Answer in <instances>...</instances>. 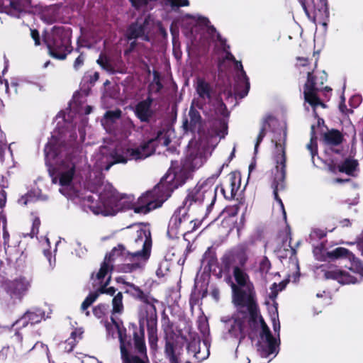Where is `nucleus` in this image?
I'll list each match as a JSON object with an SVG mask.
<instances>
[{
	"label": "nucleus",
	"mask_w": 363,
	"mask_h": 363,
	"mask_svg": "<svg viewBox=\"0 0 363 363\" xmlns=\"http://www.w3.org/2000/svg\"><path fill=\"white\" fill-rule=\"evenodd\" d=\"M69 118V114L65 117V128L55 132L45 147V162L52 172V182L59 183L62 194L74 201L79 199L94 214L104 216L128 210L146 214L162 206L170 196L169 191H164V182L137 199L133 195L120 196L108 182L89 184L88 190L79 192L75 186L77 176L86 160L78 144L85 139L87 119L76 116L68 122Z\"/></svg>",
	"instance_id": "nucleus-1"
},
{
	"label": "nucleus",
	"mask_w": 363,
	"mask_h": 363,
	"mask_svg": "<svg viewBox=\"0 0 363 363\" xmlns=\"http://www.w3.org/2000/svg\"><path fill=\"white\" fill-rule=\"evenodd\" d=\"M132 230L135 233L133 240L129 243L128 249L123 245L114 247L109 255H106L100 269L94 275L92 274L93 284L101 294L113 296L116 290L113 287L106 288L111 279V272L113 262L123 260L121 271L128 273L143 269L150 257L152 239L150 230L146 226L133 225Z\"/></svg>",
	"instance_id": "nucleus-2"
},
{
	"label": "nucleus",
	"mask_w": 363,
	"mask_h": 363,
	"mask_svg": "<svg viewBox=\"0 0 363 363\" xmlns=\"http://www.w3.org/2000/svg\"><path fill=\"white\" fill-rule=\"evenodd\" d=\"M238 311L232 316H223L221 322L224 324L226 337L239 339V345L235 350L237 360L235 363H250L247 356L240 354L241 340L245 336L247 328L259 331V345L263 351L262 356L268 357L270 354H277V340L259 315L258 308L256 306L255 314H252L247 309L236 306Z\"/></svg>",
	"instance_id": "nucleus-3"
},
{
	"label": "nucleus",
	"mask_w": 363,
	"mask_h": 363,
	"mask_svg": "<svg viewBox=\"0 0 363 363\" xmlns=\"http://www.w3.org/2000/svg\"><path fill=\"white\" fill-rule=\"evenodd\" d=\"M196 95L191 104L197 106L205 116L210 119L218 121L220 129L216 132L217 136L223 138L227 134V123L225 118L228 111L221 99L218 98L212 86L202 78H197L194 84Z\"/></svg>",
	"instance_id": "nucleus-4"
},
{
	"label": "nucleus",
	"mask_w": 363,
	"mask_h": 363,
	"mask_svg": "<svg viewBox=\"0 0 363 363\" xmlns=\"http://www.w3.org/2000/svg\"><path fill=\"white\" fill-rule=\"evenodd\" d=\"M222 169L220 167L216 174L187 190L181 206L186 207L188 211L198 216L195 218L196 221L203 220L211 213L216 200L217 186H215V182Z\"/></svg>",
	"instance_id": "nucleus-5"
},
{
	"label": "nucleus",
	"mask_w": 363,
	"mask_h": 363,
	"mask_svg": "<svg viewBox=\"0 0 363 363\" xmlns=\"http://www.w3.org/2000/svg\"><path fill=\"white\" fill-rule=\"evenodd\" d=\"M152 149L147 145L140 149H133L122 145L117 146L114 150L104 145L92 156L94 166L99 170H108L115 164H125L128 160H143L152 152Z\"/></svg>",
	"instance_id": "nucleus-6"
},
{
	"label": "nucleus",
	"mask_w": 363,
	"mask_h": 363,
	"mask_svg": "<svg viewBox=\"0 0 363 363\" xmlns=\"http://www.w3.org/2000/svg\"><path fill=\"white\" fill-rule=\"evenodd\" d=\"M194 143H190L191 152L185 159L179 171L173 173L169 172L162 182L164 183V189L177 188L183 184L189 176L190 172H194L201 167L211 155L208 147L199 144L196 148H193Z\"/></svg>",
	"instance_id": "nucleus-7"
},
{
	"label": "nucleus",
	"mask_w": 363,
	"mask_h": 363,
	"mask_svg": "<svg viewBox=\"0 0 363 363\" xmlns=\"http://www.w3.org/2000/svg\"><path fill=\"white\" fill-rule=\"evenodd\" d=\"M362 236V240L359 243V248L361 251L362 255L363 256V231ZM327 255L330 258H347L351 261V267L349 268V270L333 269L327 271L325 272V277L326 279H335L342 284H350L359 282L357 277L352 274V272L359 274L363 277L362 263L347 249L344 247H337L332 251L328 252Z\"/></svg>",
	"instance_id": "nucleus-8"
},
{
	"label": "nucleus",
	"mask_w": 363,
	"mask_h": 363,
	"mask_svg": "<svg viewBox=\"0 0 363 363\" xmlns=\"http://www.w3.org/2000/svg\"><path fill=\"white\" fill-rule=\"evenodd\" d=\"M233 272L236 281V284H231L233 303L235 306L247 309L252 314H255L257 304L254 286L249 275L239 266H235Z\"/></svg>",
	"instance_id": "nucleus-9"
},
{
	"label": "nucleus",
	"mask_w": 363,
	"mask_h": 363,
	"mask_svg": "<svg viewBox=\"0 0 363 363\" xmlns=\"http://www.w3.org/2000/svg\"><path fill=\"white\" fill-rule=\"evenodd\" d=\"M44 41L50 55L58 60H65L71 52L70 35L62 27H55L45 38Z\"/></svg>",
	"instance_id": "nucleus-10"
},
{
	"label": "nucleus",
	"mask_w": 363,
	"mask_h": 363,
	"mask_svg": "<svg viewBox=\"0 0 363 363\" xmlns=\"http://www.w3.org/2000/svg\"><path fill=\"white\" fill-rule=\"evenodd\" d=\"M286 133L284 132V138L283 143L280 140L279 142H276L275 147V156L274 160L276 162V167L272 170V188L273 189V194L275 200L278 202L280 206L281 209L284 211V204L281 199L278 196V192L284 189L285 187V162H286V157H285V147L284 141L285 140ZM284 216L286 213L284 212Z\"/></svg>",
	"instance_id": "nucleus-11"
},
{
	"label": "nucleus",
	"mask_w": 363,
	"mask_h": 363,
	"mask_svg": "<svg viewBox=\"0 0 363 363\" xmlns=\"http://www.w3.org/2000/svg\"><path fill=\"white\" fill-rule=\"evenodd\" d=\"M189 212L186 207H179L169 222L167 235L172 238H179L194 230L196 223L194 219L189 218Z\"/></svg>",
	"instance_id": "nucleus-12"
},
{
	"label": "nucleus",
	"mask_w": 363,
	"mask_h": 363,
	"mask_svg": "<svg viewBox=\"0 0 363 363\" xmlns=\"http://www.w3.org/2000/svg\"><path fill=\"white\" fill-rule=\"evenodd\" d=\"M308 18L315 23L327 28L329 9L327 0H298Z\"/></svg>",
	"instance_id": "nucleus-13"
},
{
	"label": "nucleus",
	"mask_w": 363,
	"mask_h": 363,
	"mask_svg": "<svg viewBox=\"0 0 363 363\" xmlns=\"http://www.w3.org/2000/svg\"><path fill=\"white\" fill-rule=\"evenodd\" d=\"M134 345L136 351L143 355V358L137 356H130L129 350L131 347H127L125 349L124 356L121 354V358L123 363H149L146 355V347L144 341V329L140 328V331H135L133 333Z\"/></svg>",
	"instance_id": "nucleus-14"
},
{
	"label": "nucleus",
	"mask_w": 363,
	"mask_h": 363,
	"mask_svg": "<svg viewBox=\"0 0 363 363\" xmlns=\"http://www.w3.org/2000/svg\"><path fill=\"white\" fill-rule=\"evenodd\" d=\"M31 0H0V13L20 18L30 11Z\"/></svg>",
	"instance_id": "nucleus-15"
},
{
	"label": "nucleus",
	"mask_w": 363,
	"mask_h": 363,
	"mask_svg": "<svg viewBox=\"0 0 363 363\" xmlns=\"http://www.w3.org/2000/svg\"><path fill=\"white\" fill-rule=\"evenodd\" d=\"M111 323L106 325L108 335L115 337L117 335L120 341L121 354L124 356L125 349L127 347H132L131 339L126 335V329L123 327L122 323L118 322L111 318Z\"/></svg>",
	"instance_id": "nucleus-16"
},
{
	"label": "nucleus",
	"mask_w": 363,
	"mask_h": 363,
	"mask_svg": "<svg viewBox=\"0 0 363 363\" xmlns=\"http://www.w3.org/2000/svg\"><path fill=\"white\" fill-rule=\"evenodd\" d=\"M31 286V280L24 277H18L7 285V293L12 298L21 301Z\"/></svg>",
	"instance_id": "nucleus-17"
},
{
	"label": "nucleus",
	"mask_w": 363,
	"mask_h": 363,
	"mask_svg": "<svg viewBox=\"0 0 363 363\" xmlns=\"http://www.w3.org/2000/svg\"><path fill=\"white\" fill-rule=\"evenodd\" d=\"M187 350L199 362L206 359L210 354L208 342L204 340L201 344L199 337L196 335L191 336V341L188 344Z\"/></svg>",
	"instance_id": "nucleus-18"
},
{
	"label": "nucleus",
	"mask_w": 363,
	"mask_h": 363,
	"mask_svg": "<svg viewBox=\"0 0 363 363\" xmlns=\"http://www.w3.org/2000/svg\"><path fill=\"white\" fill-rule=\"evenodd\" d=\"M45 318V311L40 308L33 307L28 309L19 319L13 325L16 328H22L29 324L34 325L39 323Z\"/></svg>",
	"instance_id": "nucleus-19"
},
{
	"label": "nucleus",
	"mask_w": 363,
	"mask_h": 363,
	"mask_svg": "<svg viewBox=\"0 0 363 363\" xmlns=\"http://www.w3.org/2000/svg\"><path fill=\"white\" fill-rule=\"evenodd\" d=\"M197 106L191 104L189 113L186 116L182 122V128L187 133L199 131L202 125V118L198 111Z\"/></svg>",
	"instance_id": "nucleus-20"
},
{
	"label": "nucleus",
	"mask_w": 363,
	"mask_h": 363,
	"mask_svg": "<svg viewBox=\"0 0 363 363\" xmlns=\"http://www.w3.org/2000/svg\"><path fill=\"white\" fill-rule=\"evenodd\" d=\"M277 257L282 261L283 259H286L289 257V262L291 267L294 273L295 274V277L294 278V281H296L297 277L299 274V267L298 260L296 259V250L290 245V242L284 243L283 247H279L275 250Z\"/></svg>",
	"instance_id": "nucleus-21"
},
{
	"label": "nucleus",
	"mask_w": 363,
	"mask_h": 363,
	"mask_svg": "<svg viewBox=\"0 0 363 363\" xmlns=\"http://www.w3.org/2000/svg\"><path fill=\"white\" fill-rule=\"evenodd\" d=\"M236 73V85L235 87V93L240 98L247 96L250 89L249 79L243 69V67L240 62H235Z\"/></svg>",
	"instance_id": "nucleus-22"
},
{
	"label": "nucleus",
	"mask_w": 363,
	"mask_h": 363,
	"mask_svg": "<svg viewBox=\"0 0 363 363\" xmlns=\"http://www.w3.org/2000/svg\"><path fill=\"white\" fill-rule=\"evenodd\" d=\"M315 85L316 82L313 80L312 74L308 72V79L304 87V97L306 102H308L311 106L315 108L318 106H323L320 102V99L315 94Z\"/></svg>",
	"instance_id": "nucleus-23"
},
{
	"label": "nucleus",
	"mask_w": 363,
	"mask_h": 363,
	"mask_svg": "<svg viewBox=\"0 0 363 363\" xmlns=\"http://www.w3.org/2000/svg\"><path fill=\"white\" fill-rule=\"evenodd\" d=\"M148 23V21L145 20L143 24L137 22L130 25L126 33L127 38L129 40L140 38L143 40H149Z\"/></svg>",
	"instance_id": "nucleus-24"
},
{
	"label": "nucleus",
	"mask_w": 363,
	"mask_h": 363,
	"mask_svg": "<svg viewBox=\"0 0 363 363\" xmlns=\"http://www.w3.org/2000/svg\"><path fill=\"white\" fill-rule=\"evenodd\" d=\"M152 99L147 97L145 100L139 102L135 109V113L137 117L143 122H147L150 121L153 115V111L151 108Z\"/></svg>",
	"instance_id": "nucleus-25"
},
{
	"label": "nucleus",
	"mask_w": 363,
	"mask_h": 363,
	"mask_svg": "<svg viewBox=\"0 0 363 363\" xmlns=\"http://www.w3.org/2000/svg\"><path fill=\"white\" fill-rule=\"evenodd\" d=\"M169 130H160L157 133L155 138L150 139L147 142L141 144L139 147L135 149H140L142 147L147 145L148 148H152V152L147 156H150L155 151L156 145L167 146L170 143Z\"/></svg>",
	"instance_id": "nucleus-26"
},
{
	"label": "nucleus",
	"mask_w": 363,
	"mask_h": 363,
	"mask_svg": "<svg viewBox=\"0 0 363 363\" xmlns=\"http://www.w3.org/2000/svg\"><path fill=\"white\" fill-rule=\"evenodd\" d=\"M357 166L358 162L356 160L349 158L345 160L342 164L337 166L330 164L328 165V168L330 172L334 173L338 171L353 176L357 169Z\"/></svg>",
	"instance_id": "nucleus-27"
},
{
	"label": "nucleus",
	"mask_w": 363,
	"mask_h": 363,
	"mask_svg": "<svg viewBox=\"0 0 363 363\" xmlns=\"http://www.w3.org/2000/svg\"><path fill=\"white\" fill-rule=\"evenodd\" d=\"M142 301L144 303L143 308L146 313L144 318H146L148 324L153 326L155 325L157 320V310L155 303L157 301L154 298H151L147 296H146L145 298H143Z\"/></svg>",
	"instance_id": "nucleus-28"
},
{
	"label": "nucleus",
	"mask_w": 363,
	"mask_h": 363,
	"mask_svg": "<svg viewBox=\"0 0 363 363\" xmlns=\"http://www.w3.org/2000/svg\"><path fill=\"white\" fill-rule=\"evenodd\" d=\"M194 20L199 25L207 27L206 32L212 41H219L221 45L224 44V40L221 38L220 34L216 32L212 26H208L209 21L208 18L202 16H194Z\"/></svg>",
	"instance_id": "nucleus-29"
},
{
	"label": "nucleus",
	"mask_w": 363,
	"mask_h": 363,
	"mask_svg": "<svg viewBox=\"0 0 363 363\" xmlns=\"http://www.w3.org/2000/svg\"><path fill=\"white\" fill-rule=\"evenodd\" d=\"M48 199L46 195H43L39 189H35L29 191L28 194L22 196L18 201L21 206H26L28 203L35 201H45Z\"/></svg>",
	"instance_id": "nucleus-30"
},
{
	"label": "nucleus",
	"mask_w": 363,
	"mask_h": 363,
	"mask_svg": "<svg viewBox=\"0 0 363 363\" xmlns=\"http://www.w3.org/2000/svg\"><path fill=\"white\" fill-rule=\"evenodd\" d=\"M276 123L277 120L273 116H269L264 118L255 145V153L257 152L258 146L265 136L267 130L269 129L271 125H275Z\"/></svg>",
	"instance_id": "nucleus-31"
},
{
	"label": "nucleus",
	"mask_w": 363,
	"mask_h": 363,
	"mask_svg": "<svg viewBox=\"0 0 363 363\" xmlns=\"http://www.w3.org/2000/svg\"><path fill=\"white\" fill-rule=\"evenodd\" d=\"M343 135L337 130H330L325 133L324 141L325 143L331 146H337L342 142Z\"/></svg>",
	"instance_id": "nucleus-32"
},
{
	"label": "nucleus",
	"mask_w": 363,
	"mask_h": 363,
	"mask_svg": "<svg viewBox=\"0 0 363 363\" xmlns=\"http://www.w3.org/2000/svg\"><path fill=\"white\" fill-rule=\"evenodd\" d=\"M121 116V111L119 109L106 111L101 120V123L105 128L110 129L111 124L118 120Z\"/></svg>",
	"instance_id": "nucleus-33"
},
{
	"label": "nucleus",
	"mask_w": 363,
	"mask_h": 363,
	"mask_svg": "<svg viewBox=\"0 0 363 363\" xmlns=\"http://www.w3.org/2000/svg\"><path fill=\"white\" fill-rule=\"evenodd\" d=\"M25 351H31L33 350L38 353V355L41 357H45L50 360V354L49 350L46 345H44L43 342H37L33 346L30 347V345L24 346Z\"/></svg>",
	"instance_id": "nucleus-34"
},
{
	"label": "nucleus",
	"mask_w": 363,
	"mask_h": 363,
	"mask_svg": "<svg viewBox=\"0 0 363 363\" xmlns=\"http://www.w3.org/2000/svg\"><path fill=\"white\" fill-rule=\"evenodd\" d=\"M164 352L170 363H178V357L176 353V347L171 340H167Z\"/></svg>",
	"instance_id": "nucleus-35"
},
{
	"label": "nucleus",
	"mask_w": 363,
	"mask_h": 363,
	"mask_svg": "<svg viewBox=\"0 0 363 363\" xmlns=\"http://www.w3.org/2000/svg\"><path fill=\"white\" fill-rule=\"evenodd\" d=\"M81 335L82 332L79 330L72 332L70 337L63 343L64 349L66 352H69L72 351L76 342L81 338Z\"/></svg>",
	"instance_id": "nucleus-36"
},
{
	"label": "nucleus",
	"mask_w": 363,
	"mask_h": 363,
	"mask_svg": "<svg viewBox=\"0 0 363 363\" xmlns=\"http://www.w3.org/2000/svg\"><path fill=\"white\" fill-rule=\"evenodd\" d=\"M126 289L125 292L128 294H130L131 296L143 300V298H145L147 296L144 294L143 291L137 286L134 285L133 284L130 283H126Z\"/></svg>",
	"instance_id": "nucleus-37"
},
{
	"label": "nucleus",
	"mask_w": 363,
	"mask_h": 363,
	"mask_svg": "<svg viewBox=\"0 0 363 363\" xmlns=\"http://www.w3.org/2000/svg\"><path fill=\"white\" fill-rule=\"evenodd\" d=\"M113 314H121L123 311V294L118 292L112 300Z\"/></svg>",
	"instance_id": "nucleus-38"
},
{
	"label": "nucleus",
	"mask_w": 363,
	"mask_h": 363,
	"mask_svg": "<svg viewBox=\"0 0 363 363\" xmlns=\"http://www.w3.org/2000/svg\"><path fill=\"white\" fill-rule=\"evenodd\" d=\"M235 259L238 262L236 266H239L244 269L245 264L248 259V255L245 248L241 247L238 249L235 254Z\"/></svg>",
	"instance_id": "nucleus-39"
},
{
	"label": "nucleus",
	"mask_w": 363,
	"mask_h": 363,
	"mask_svg": "<svg viewBox=\"0 0 363 363\" xmlns=\"http://www.w3.org/2000/svg\"><path fill=\"white\" fill-rule=\"evenodd\" d=\"M99 296L98 292H93L85 298L81 306L82 311H86V309L96 300Z\"/></svg>",
	"instance_id": "nucleus-40"
},
{
	"label": "nucleus",
	"mask_w": 363,
	"mask_h": 363,
	"mask_svg": "<svg viewBox=\"0 0 363 363\" xmlns=\"http://www.w3.org/2000/svg\"><path fill=\"white\" fill-rule=\"evenodd\" d=\"M162 88V85L160 82L158 73L155 72L153 81L150 85V91L151 92H158L161 90Z\"/></svg>",
	"instance_id": "nucleus-41"
},
{
	"label": "nucleus",
	"mask_w": 363,
	"mask_h": 363,
	"mask_svg": "<svg viewBox=\"0 0 363 363\" xmlns=\"http://www.w3.org/2000/svg\"><path fill=\"white\" fill-rule=\"evenodd\" d=\"M97 63L107 72H112L111 64L106 56L101 55L99 58L97 60Z\"/></svg>",
	"instance_id": "nucleus-42"
},
{
	"label": "nucleus",
	"mask_w": 363,
	"mask_h": 363,
	"mask_svg": "<svg viewBox=\"0 0 363 363\" xmlns=\"http://www.w3.org/2000/svg\"><path fill=\"white\" fill-rule=\"evenodd\" d=\"M307 148L311 152L313 162L315 163L314 156L317 153L316 138H314L313 136L311 137L310 143L307 145Z\"/></svg>",
	"instance_id": "nucleus-43"
},
{
	"label": "nucleus",
	"mask_w": 363,
	"mask_h": 363,
	"mask_svg": "<svg viewBox=\"0 0 363 363\" xmlns=\"http://www.w3.org/2000/svg\"><path fill=\"white\" fill-rule=\"evenodd\" d=\"M157 336L155 330L152 327L149 330V342L152 348L157 346Z\"/></svg>",
	"instance_id": "nucleus-44"
},
{
	"label": "nucleus",
	"mask_w": 363,
	"mask_h": 363,
	"mask_svg": "<svg viewBox=\"0 0 363 363\" xmlns=\"http://www.w3.org/2000/svg\"><path fill=\"white\" fill-rule=\"evenodd\" d=\"M271 267V264L267 257H263L259 262V269L262 272L267 273Z\"/></svg>",
	"instance_id": "nucleus-45"
},
{
	"label": "nucleus",
	"mask_w": 363,
	"mask_h": 363,
	"mask_svg": "<svg viewBox=\"0 0 363 363\" xmlns=\"http://www.w3.org/2000/svg\"><path fill=\"white\" fill-rule=\"evenodd\" d=\"M84 60H85L84 55L83 54H80L74 62V65H73L74 69L75 70H78L79 69H80L82 67V65H84Z\"/></svg>",
	"instance_id": "nucleus-46"
},
{
	"label": "nucleus",
	"mask_w": 363,
	"mask_h": 363,
	"mask_svg": "<svg viewBox=\"0 0 363 363\" xmlns=\"http://www.w3.org/2000/svg\"><path fill=\"white\" fill-rule=\"evenodd\" d=\"M106 310V306L105 305H99L94 308L93 313L96 317L101 318L104 314Z\"/></svg>",
	"instance_id": "nucleus-47"
},
{
	"label": "nucleus",
	"mask_w": 363,
	"mask_h": 363,
	"mask_svg": "<svg viewBox=\"0 0 363 363\" xmlns=\"http://www.w3.org/2000/svg\"><path fill=\"white\" fill-rule=\"evenodd\" d=\"M272 325L274 332L277 334V336L279 337L280 332V323L277 314H276V315L272 318Z\"/></svg>",
	"instance_id": "nucleus-48"
},
{
	"label": "nucleus",
	"mask_w": 363,
	"mask_h": 363,
	"mask_svg": "<svg viewBox=\"0 0 363 363\" xmlns=\"http://www.w3.org/2000/svg\"><path fill=\"white\" fill-rule=\"evenodd\" d=\"M30 35L35 42V45L36 46L39 45L40 44V35H39L38 31L35 29H30Z\"/></svg>",
	"instance_id": "nucleus-49"
},
{
	"label": "nucleus",
	"mask_w": 363,
	"mask_h": 363,
	"mask_svg": "<svg viewBox=\"0 0 363 363\" xmlns=\"http://www.w3.org/2000/svg\"><path fill=\"white\" fill-rule=\"evenodd\" d=\"M132 3L133 6L136 9H140L143 6H145L147 3V0H130Z\"/></svg>",
	"instance_id": "nucleus-50"
},
{
	"label": "nucleus",
	"mask_w": 363,
	"mask_h": 363,
	"mask_svg": "<svg viewBox=\"0 0 363 363\" xmlns=\"http://www.w3.org/2000/svg\"><path fill=\"white\" fill-rule=\"evenodd\" d=\"M40 224V219L38 218H36L34 219L33 223V229H32V234H37L38 233V228Z\"/></svg>",
	"instance_id": "nucleus-51"
},
{
	"label": "nucleus",
	"mask_w": 363,
	"mask_h": 363,
	"mask_svg": "<svg viewBox=\"0 0 363 363\" xmlns=\"http://www.w3.org/2000/svg\"><path fill=\"white\" fill-rule=\"evenodd\" d=\"M78 248L75 249L76 253L79 257H82L85 255L86 250L82 247V244L79 242H77Z\"/></svg>",
	"instance_id": "nucleus-52"
},
{
	"label": "nucleus",
	"mask_w": 363,
	"mask_h": 363,
	"mask_svg": "<svg viewBox=\"0 0 363 363\" xmlns=\"http://www.w3.org/2000/svg\"><path fill=\"white\" fill-rule=\"evenodd\" d=\"M43 252H44L45 256L47 257V259L49 262L50 267L52 268L55 265V260L54 259L53 263H52L50 252L49 250H44Z\"/></svg>",
	"instance_id": "nucleus-53"
},
{
	"label": "nucleus",
	"mask_w": 363,
	"mask_h": 363,
	"mask_svg": "<svg viewBox=\"0 0 363 363\" xmlns=\"http://www.w3.org/2000/svg\"><path fill=\"white\" fill-rule=\"evenodd\" d=\"M40 7L42 9V11L44 12V11H48L49 13H53L54 11H55V8L52 6H45V7H43L42 6H40Z\"/></svg>",
	"instance_id": "nucleus-54"
},
{
	"label": "nucleus",
	"mask_w": 363,
	"mask_h": 363,
	"mask_svg": "<svg viewBox=\"0 0 363 363\" xmlns=\"http://www.w3.org/2000/svg\"><path fill=\"white\" fill-rule=\"evenodd\" d=\"M3 238L4 240V245H6L9 242V233L6 230H4L3 233Z\"/></svg>",
	"instance_id": "nucleus-55"
},
{
	"label": "nucleus",
	"mask_w": 363,
	"mask_h": 363,
	"mask_svg": "<svg viewBox=\"0 0 363 363\" xmlns=\"http://www.w3.org/2000/svg\"><path fill=\"white\" fill-rule=\"evenodd\" d=\"M342 100H343V101L340 104L339 108L342 113H345L347 108H346V106L344 102V99H342Z\"/></svg>",
	"instance_id": "nucleus-56"
},
{
	"label": "nucleus",
	"mask_w": 363,
	"mask_h": 363,
	"mask_svg": "<svg viewBox=\"0 0 363 363\" xmlns=\"http://www.w3.org/2000/svg\"><path fill=\"white\" fill-rule=\"evenodd\" d=\"M231 186H232V189H231L232 193H233L234 191L238 190V187L235 186V178H233V181H232V182H231Z\"/></svg>",
	"instance_id": "nucleus-57"
},
{
	"label": "nucleus",
	"mask_w": 363,
	"mask_h": 363,
	"mask_svg": "<svg viewBox=\"0 0 363 363\" xmlns=\"http://www.w3.org/2000/svg\"><path fill=\"white\" fill-rule=\"evenodd\" d=\"M340 223H341L342 226H343V227L349 226L350 225V221L348 219H345V220H342L340 222Z\"/></svg>",
	"instance_id": "nucleus-58"
},
{
	"label": "nucleus",
	"mask_w": 363,
	"mask_h": 363,
	"mask_svg": "<svg viewBox=\"0 0 363 363\" xmlns=\"http://www.w3.org/2000/svg\"><path fill=\"white\" fill-rule=\"evenodd\" d=\"M0 194L2 196V197L4 198V203H2L1 202H0V207H3V206L4 205V203H5V200H6V192L4 191H1Z\"/></svg>",
	"instance_id": "nucleus-59"
},
{
	"label": "nucleus",
	"mask_w": 363,
	"mask_h": 363,
	"mask_svg": "<svg viewBox=\"0 0 363 363\" xmlns=\"http://www.w3.org/2000/svg\"><path fill=\"white\" fill-rule=\"evenodd\" d=\"M212 296H213V298H215V300L218 301V291L217 290H213L212 291Z\"/></svg>",
	"instance_id": "nucleus-60"
},
{
	"label": "nucleus",
	"mask_w": 363,
	"mask_h": 363,
	"mask_svg": "<svg viewBox=\"0 0 363 363\" xmlns=\"http://www.w3.org/2000/svg\"><path fill=\"white\" fill-rule=\"evenodd\" d=\"M298 60L300 61V65L302 66H305L307 62V60L304 58H298Z\"/></svg>",
	"instance_id": "nucleus-61"
},
{
	"label": "nucleus",
	"mask_w": 363,
	"mask_h": 363,
	"mask_svg": "<svg viewBox=\"0 0 363 363\" xmlns=\"http://www.w3.org/2000/svg\"><path fill=\"white\" fill-rule=\"evenodd\" d=\"M92 108L90 106H86L85 108L84 113L89 114L91 111Z\"/></svg>",
	"instance_id": "nucleus-62"
},
{
	"label": "nucleus",
	"mask_w": 363,
	"mask_h": 363,
	"mask_svg": "<svg viewBox=\"0 0 363 363\" xmlns=\"http://www.w3.org/2000/svg\"><path fill=\"white\" fill-rule=\"evenodd\" d=\"M326 80V75L325 72L322 73L320 84H323V82Z\"/></svg>",
	"instance_id": "nucleus-63"
},
{
	"label": "nucleus",
	"mask_w": 363,
	"mask_h": 363,
	"mask_svg": "<svg viewBox=\"0 0 363 363\" xmlns=\"http://www.w3.org/2000/svg\"><path fill=\"white\" fill-rule=\"evenodd\" d=\"M255 167V164L252 163L249 166V172H251Z\"/></svg>",
	"instance_id": "nucleus-64"
}]
</instances>
